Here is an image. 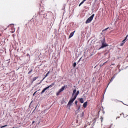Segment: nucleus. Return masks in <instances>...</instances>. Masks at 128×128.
<instances>
[{"label":"nucleus","instance_id":"nucleus-1","mask_svg":"<svg viewBox=\"0 0 128 128\" xmlns=\"http://www.w3.org/2000/svg\"><path fill=\"white\" fill-rule=\"evenodd\" d=\"M80 94V91L78 90L76 92V93L74 97L73 98H72L71 99H70V100H69L68 104V106H72V102H74V100H76V98L78 96V94Z\"/></svg>","mask_w":128,"mask_h":128},{"label":"nucleus","instance_id":"nucleus-2","mask_svg":"<svg viewBox=\"0 0 128 128\" xmlns=\"http://www.w3.org/2000/svg\"><path fill=\"white\" fill-rule=\"evenodd\" d=\"M54 84H55L54 82H53L49 86L44 88L40 92L41 94H44V92H46V90H48V88H52V86H54Z\"/></svg>","mask_w":128,"mask_h":128},{"label":"nucleus","instance_id":"nucleus-3","mask_svg":"<svg viewBox=\"0 0 128 128\" xmlns=\"http://www.w3.org/2000/svg\"><path fill=\"white\" fill-rule=\"evenodd\" d=\"M94 14H92L90 17L88 18V19L86 20V24H90L92 22V20H94Z\"/></svg>","mask_w":128,"mask_h":128},{"label":"nucleus","instance_id":"nucleus-4","mask_svg":"<svg viewBox=\"0 0 128 128\" xmlns=\"http://www.w3.org/2000/svg\"><path fill=\"white\" fill-rule=\"evenodd\" d=\"M102 44L101 47L99 48V50H100V48H106V46H108V44H106L105 42V40L104 38V41H102Z\"/></svg>","mask_w":128,"mask_h":128},{"label":"nucleus","instance_id":"nucleus-5","mask_svg":"<svg viewBox=\"0 0 128 128\" xmlns=\"http://www.w3.org/2000/svg\"><path fill=\"white\" fill-rule=\"evenodd\" d=\"M66 88V86H62V88L59 90L58 93L56 94V96H58V94L62 92H64V88Z\"/></svg>","mask_w":128,"mask_h":128},{"label":"nucleus","instance_id":"nucleus-6","mask_svg":"<svg viewBox=\"0 0 128 128\" xmlns=\"http://www.w3.org/2000/svg\"><path fill=\"white\" fill-rule=\"evenodd\" d=\"M128 35H127L126 36V37L122 41V44H121V46H122V44H125L126 42V40H128Z\"/></svg>","mask_w":128,"mask_h":128},{"label":"nucleus","instance_id":"nucleus-7","mask_svg":"<svg viewBox=\"0 0 128 128\" xmlns=\"http://www.w3.org/2000/svg\"><path fill=\"white\" fill-rule=\"evenodd\" d=\"M74 32H76V31H74L71 32L68 36V38H72V36H74Z\"/></svg>","mask_w":128,"mask_h":128},{"label":"nucleus","instance_id":"nucleus-8","mask_svg":"<svg viewBox=\"0 0 128 128\" xmlns=\"http://www.w3.org/2000/svg\"><path fill=\"white\" fill-rule=\"evenodd\" d=\"M86 106H88V102H85L83 104V107L84 108H86Z\"/></svg>","mask_w":128,"mask_h":128},{"label":"nucleus","instance_id":"nucleus-9","mask_svg":"<svg viewBox=\"0 0 128 128\" xmlns=\"http://www.w3.org/2000/svg\"><path fill=\"white\" fill-rule=\"evenodd\" d=\"M6 30V28H4L3 27H1L0 28V32H4V30Z\"/></svg>","mask_w":128,"mask_h":128},{"label":"nucleus","instance_id":"nucleus-10","mask_svg":"<svg viewBox=\"0 0 128 128\" xmlns=\"http://www.w3.org/2000/svg\"><path fill=\"white\" fill-rule=\"evenodd\" d=\"M37 78H38V76L34 78L32 80V82H34L35 80H36Z\"/></svg>","mask_w":128,"mask_h":128},{"label":"nucleus","instance_id":"nucleus-11","mask_svg":"<svg viewBox=\"0 0 128 128\" xmlns=\"http://www.w3.org/2000/svg\"><path fill=\"white\" fill-rule=\"evenodd\" d=\"M84 112H82V114H81V115H80V118H84Z\"/></svg>","mask_w":128,"mask_h":128},{"label":"nucleus","instance_id":"nucleus-12","mask_svg":"<svg viewBox=\"0 0 128 128\" xmlns=\"http://www.w3.org/2000/svg\"><path fill=\"white\" fill-rule=\"evenodd\" d=\"M86 0H83L82 2L78 6H81L82 4H84V2H86Z\"/></svg>","mask_w":128,"mask_h":128},{"label":"nucleus","instance_id":"nucleus-13","mask_svg":"<svg viewBox=\"0 0 128 128\" xmlns=\"http://www.w3.org/2000/svg\"><path fill=\"white\" fill-rule=\"evenodd\" d=\"M76 90H73V92H72V96H74V95L76 94Z\"/></svg>","mask_w":128,"mask_h":128},{"label":"nucleus","instance_id":"nucleus-14","mask_svg":"<svg viewBox=\"0 0 128 128\" xmlns=\"http://www.w3.org/2000/svg\"><path fill=\"white\" fill-rule=\"evenodd\" d=\"M80 102H81V104H84V98H80Z\"/></svg>","mask_w":128,"mask_h":128},{"label":"nucleus","instance_id":"nucleus-15","mask_svg":"<svg viewBox=\"0 0 128 128\" xmlns=\"http://www.w3.org/2000/svg\"><path fill=\"white\" fill-rule=\"evenodd\" d=\"M48 74H50V72H47V74H46L45 77L43 78V80H44V78H46V76H48Z\"/></svg>","mask_w":128,"mask_h":128},{"label":"nucleus","instance_id":"nucleus-16","mask_svg":"<svg viewBox=\"0 0 128 128\" xmlns=\"http://www.w3.org/2000/svg\"><path fill=\"white\" fill-rule=\"evenodd\" d=\"M114 80V78H112L108 85L110 84V82H112V80Z\"/></svg>","mask_w":128,"mask_h":128},{"label":"nucleus","instance_id":"nucleus-17","mask_svg":"<svg viewBox=\"0 0 128 128\" xmlns=\"http://www.w3.org/2000/svg\"><path fill=\"white\" fill-rule=\"evenodd\" d=\"M76 62H74L73 64L74 68H76Z\"/></svg>","mask_w":128,"mask_h":128},{"label":"nucleus","instance_id":"nucleus-18","mask_svg":"<svg viewBox=\"0 0 128 128\" xmlns=\"http://www.w3.org/2000/svg\"><path fill=\"white\" fill-rule=\"evenodd\" d=\"M32 72V69H31L28 72V74H31Z\"/></svg>","mask_w":128,"mask_h":128},{"label":"nucleus","instance_id":"nucleus-19","mask_svg":"<svg viewBox=\"0 0 128 128\" xmlns=\"http://www.w3.org/2000/svg\"><path fill=\"white\" fill-rule=\"evenodd\" d=\"M6 126H8V125H4V126H0V128H6Z\"/></svg>","mask_w":128,"mask_h":128},{"label":"nucleus","instance_id":"nucleus-20","mask_svg":"<svg viewBox=\"0 0 128 128\" xmlns=\"http://www.w3.org/2000/svg\"><path fill=\"white\" fill-rule=\"evenodd\" d=\"M36 92H38V91L35 92L34 94H33V96H34L36 95Z\"/></svg>","mask_w":128,"mask_h":128},{"label":"nucleus","instance_id":"nucleus-21","mask_svg":"<svg viewBox=\"0 0 128 128\" xmlns=\"http://www.w3.org/2000/svg\"><path fill=\"white\" fill-rule=\"evenodd\" d=\"M106 62H104V63L103 64H102V65L100 64V66H102L104 65V64H106Z\"/></svg>","mask_w":128,"mask_h":128},{"label":"nucleus","instance_id":"nucleus-22","mask_svg":"<svg viewBox=\"0 0 128 128\" xmlns=\"http://www.w3.org/2000/svg\"><path fill=\"white\" fill-rule=\"evenodd\" d=\"M42 80H44V79L42 80L41 81H40V82L38 83V84H42Z\"/></svg>","mask_w":128,"mask_h":128},{"label":"nucleus","instance_id":"nucleus-23","mask_svg":"<svg viewBox=\"0 0 128 128\" xmlns=\"http://www.w3.org/2000/svg\"><path fill=\"white\" fill-rule=\"evenodd\" d=\"M108 30V28L104 29V30H103L102 32H104V30Z\"/></svg>","mask_w":128,"mask_h":128},{"label":"nucleus","instance_id":"nucleus-24","mask_svg":"<svg viewBox=\"0 0 128 128\" xmlns=\"http://www.w3.org/2000/svg\"><path fill=\"white\" fill-rule=\"evenodd\" d=\"M112 78L114 80V78H116V76H114V75L112 77Z\"/></svg>","mask_w":128,"mask_h":128},{"label":"nucleus","instance_id":"nucleus-25","mask_svg":"<svg viewBox=\"0 0 128 128\" xmlns=\"http://www.w3.org/2000/svg\"><path fill=\"white\" fill-rule=\"evenodd\" d=\"M112 78L114 80V78H116V76H114V75L112 77Z\"/></svg>","mask_w":128,"mask_h":128},{"label":"nucleus","instance_id":"nucleus-26","mask_svg":"<svg viewBox=\"0 0 128 128\" xmlns=\"http://www.w3.org/2000/svg\"><path fill=\"white\" fill-rule=\"evenodd\" d=\"M75 104L76 105L78 104V100L75 101Z\"/></svg>","mask_w":128,"mask_h":128},{"label":"nucleus","instance_id":"nucleus-27","mask_svg":"<svg viewBox=\"0 0 128 128\" xmlns=\"http://www.w3.org/2000/svg\"><path fill=\"white\" fill-rule=\"evenodd\" d=\"M102 122V117H101L100 118Z\"/></svg>","mask_w":128,"mask_h":128},{"label":"nucleus","instance_id":"nucleus-28","mask_svg":"<svg viewBox=\"0 0 128 128\" xmlns=\"http://www.w3.org/2000/svg\"><path fill=\"white\" fill-rule=\"evenodd\" d=\"M32 124H34V121H33V122H32Z\"/></svg>","mask_w":128,"mask_h":128},{"label":"nucleus","instance_id":"nucleus-29","mask_svg":"<svg viewBox=\"0 0 128 128\" xmlns=\"http://www.w3.org/2000/svg\"><path fill=\"white\" fill-rule=\"evenodd\" d=\"M80 106L78 108V110H80Z\"/></svg>","mask_w":128,"mask_h":128},{"label":"nucleus","instance_id":"nucleus-30","mask_svg":"<svg viewBox=\"0 0 128 128\" xmlns=\"http://www.w3.org/2000/svg\"><path fill=\"white\" fill-rule=\"evenodd\" d=\"M112 66H114V64H112Z\"/></svg>","mask_w":128,"mask_h":128},{"label":"nucleus","instance_id":"nucleus-31","mask_svg":"<svg viewBox=\"0 0 128 128\" xmlns=\"http://www.w3.org/2000/svg\"><path fill=\"white\" fill-rule=\"evenodd\" d=\"M12 24H11L9 25L8 26H12Z\"/></svg>","mask_w":128,"mask_h":128},{"label":"nucleus","instance_id":"nucleus-32","mask_svg":"<svg viewBox=\"0 0 128 128\" xmlns=\"http://www.w3.org/2000/svg\"><path fill=\"white\" fill-rule=\"evenodd\" d=\"M82 60V58L79 60Z\"/></svg>","mask_w":128,"mask_h":128},{"label":"nucleus","instance_id":"nucleus-33","mask_svg":"<svg viewBox=\"0 0 128 128\" xmlns=\"http://www.w3.org/2000/svg\"><path fill=\"white\" fill-rule=\"evenodd\" d=\"M40 90V89L39 90Z\"/></svg>","mask_w":128,"mask_h":128}]
</instances>
